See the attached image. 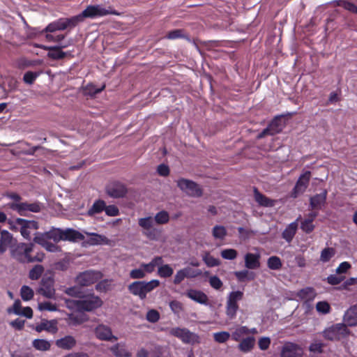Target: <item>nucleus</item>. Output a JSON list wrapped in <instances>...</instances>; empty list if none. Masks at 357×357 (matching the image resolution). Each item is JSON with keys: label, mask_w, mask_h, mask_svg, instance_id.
<instances>
[{"label": "nucleus", "mask_w": 357, "mask_h": 357, "mask_svg": "<svg viewBox=\"0 0 357 357\" xmlns=\"http://www.w3.org/2000/svg\"><path fill=\"white\" fill-rule=\"evenodd\" d=\"M102 303V301L98 296L93 294L82 295L79 300L68 299L66 301L68 308L79 312L93 311L101 307Z\"/></svg>", "instance_id": "obj_1"}, {"label": "nucleus", "mask_w": 357, "mask_h": 357, "mask_svg": "<svg viewBox=\"0 0 357 357\" xmlns=\"http://www.w3.org/2000/svg\"><path fill=\"white\" fill-rule=\"evenodd\" d=\"M159 285L160 281L155 279L149 282L135 281L128 285V289L132 295L139 297L141 300H144L146 298L148 293L152 291Z\"/></svg>", "instance_id": "obj_2"}, {"label": "nucleus", "mask_w": 357, "mask_h": 357, "mask_svg": "<svg viewBox=\"0 0 357 357\" xmlns=\"http://www.w3.org/2000/svg\"><path fill=\"white\" fill-rule=\"evenodd\" d=\"M175 182L180 191L189 197L199 198L203 195L202 187L190 179L179 178Z\"/></svg>", "instance_id": "obj_3"}, {"label": "nucleus", "mask_w": 357, "mask_h": 357, "mask_svg": "<svg viewBox=\"0 0 357 357\" xmlns=\"http://www.w3.org/2000/svg\"><path fill=\"white\" fill-rule=\"evenodd\" d=\"M349 333L347 326L344 324H336L326 328L322 335L326 340L338 341L346 337Z\"/></svg>", "instance_id": "obj_4"}, {"label": "nucleus", "mask_w": 357, "mask_h": 357, "mask_svg": "<svg viewBox=\"0 0 357 357\" xmlns=\"http://www.w3.org/2000/svg\"><path fill=\"white\" fill-rule=\"evenodd\" d=\"M170 335L176 337L185 344L199 343V337L197 334L190 331L186 328L174 327L168 330Z\"/></svg>", "instance_id": "obj_5"}, {"label": "nucleus", "mask_w": 357, "mask_h": 357, "mask_svg": "<svg viewBox=\"0 0 357 357\" xmlns=\"http://www.w3.org/2000/svg\"><path fill=\"white\" fill-rule=\"evenodd\" d=\"M83 12L86 18H96L108 15H119L111 6L105 7L100 4L88 6Z\"/></svg>", "instance_id": "obj_6"}, {"label": "nucleus", "mask_w": 357, "mask_h": 357, "mask_svg": "<svg viewBox=\"0 0 357 357\" xmlns=\"http://www.w3.org/2000/svg\"><path fill=\"white\" fill-rule=\"evenodd\" d=\"M154 220L151 216L141 218L138 220V225L142 229V234L151 241H157V229L153 227Z\"/></svg>", "instance_id": "obj_7"}, {"label": "nucleus", "mask_w": 357, "mask_h": 357, "mask_svg": "<svg viewBox=\"0 0 357 357\" xmlns=\"http://www.w3.org/2000/svg\"><path fill=\"white\" fill-rule=\"evenodd\" d=\"M10 208L17 211L20 215H26L27 212L38 213L40 211V206L38 203H10L8 204Z\"/></svg>", "instance_id": "obj_8"}, {"label": "nucleus", "mask_w": 357, "mask_h": 357, "mask_svg": "<svg viewBox=\"0 0 357 357\" xmlns=\"http://www.w3.org/2000/svg\"><path fill=\"white\" fill-rule=\"evenodd\" d=\"M101 278L102 273L100 271H86L77 276L76 282L82 286H89L95 283Z\"/></svg>", "instance_id": "obj_9"}, {"label": "nucleus", "mask_w": 357, "mask_h": 357, "mask_svg": "<svg viewBox=\"0 0 357 357\" xmlns=\"http://www.w3.org/2000/svg\"><path fill=\"white\" fill-rule=\"evenodd\" d=\"M106 192L112 198H121L126 195L128 189L126 185L119 181L109 183L106 187Z\"/></svg>", "instance_id": "obj_10"}, {"label": "nucleus", "mask_w": 357, "mask_h": 357, "mask_svg": "<svg viewBox=\"0 0 357 357\" xmlns=\"http://www.w3.org/2000/svg\"><path fill=\"white\" fill-rule=\"evenodd\" d=\"M17 222L20 225L22 236L26 239H30L32 232L38 229V223L34 220L17 218Z\"/></svg>", "instance_id": "obj_11"}, {"label": "nucleus", "mask_w": 357, "mask_h": 357, "mask_svg": "<svg viewBox=\"0 0 357 357\" xmlns=\"http://www.w3.org/2000/svg\"><path fill=\"white\" fill-rule=\"evenodd\" d=\"M38 293L47 298H52L55 295V289L54 287V280L52 277H43L40 286L38 289Z\"/></svg>", "instance_id": "obj_12"}, {"label": "nucleus", "mask_w": 357, "mask_h": 357, "mask_svg": "<svg viewBox=\"0 0 357 357\" xmlns=\"http://www.w3.org/2000/svg\"><path fill=\"white\" fill-rule=\"evenodd\" d=\"M94 334L97 339L102 341H116L117 337L112 334V329L109 326L103 324H98L94 328Z\"/></svg>", "instance_id": "obj_13"}, {"label": "nucleus", "mask_w": 357, "mask_h": 357, "mask_svg": "<svg viewBox=\"0 0 357 357\" xmlns=\"http://www.w3.org/2000/svg\"><path fill=\"white\" fill-rule=\"evenodd\" d=\"M310 177L311 173L310 171H306L300 176L293 189L292 196L294 197H297L305 191L309 185Z\"/></svg>", "instance_id": "obj_14"}, {"label": "nucleus", "mask_w": 357, "mask_h": 357, "mask_svg": "<svg viewBox=\"0 0 357 357\" xmlns=\"http://www.w3.org/2000/svg\"><path fill=\"white\" fill-rule=\"evenodd\" d=\"M68 45H70V43H65L61 46H45L42 45L40 46L41 48H43L45 50H49V52L47 53V56L54 59V60H59L63 59L67 53L61 51L62 48H66Z\"/></svg>", "instance_id": "obj_15"}, {"label": "nucleus", "mask_w": 357, "mask_h": 357, "mask_svg": "<svg viewBox=\"0 0 357 357\" xmlns=\"http://www.w3.org/2000/svg\"><path fill=\"white\" fill-rule=\"evenodd\" d=\"M302 356V348L291 342L285 344L281 351V357H301Z\"/></svg>", "instance_id": "obj_16"}, {"label": "nucleus", "mask_w": 357, "mask_h": 357, "mask_svg": "<svg viewBox=\"0 0 357 357\" xmlns=\"http://www.w3.org/2000/svg\"><path fill=\"white\" fill-rule=\"evenodd\" d=\"M58 321L56 319L43 320L35 327L36 331L40 333L45 331L48 333L55 334L58 331Z\"/></svg>", "instance_id": "obj_17"}, {"label": "nucleus", "mask_w": 357, "mask_h": 357, "mask_svg": "<svg viewBox=\"0 0 357 357\" xmlns=\"http://www.w3.org/2000/svg\"><path fill=\"white\" fill-rule=\"evenodd\" d=\"M185 295L197 303L202 305H207L208 303V296L202 291L190 289L185 291Z\"/></svg>", "instance_id": "obj_18"}, {"label": "nucleus", "mask_w": 357, "mask_h": 357, "mask_svg": "<svg viewBox=\"0 0 357 357\" xmlns=\"http://www.w3.org/2000/svg\"><path fill=\"white\" fill-rule=\"evenodd\" d=\"M56 346L63 350H71L77 344V340L73 335H66L55 342Z\"/></svg>", "instance_id": "obj_19"}, {"label": "nucleus", "mask_w": 357, "mask_h": 357, "mask_svg": "<svg viewBox=\"0 0 357 357\" xmlns=\"http://www.w3.org/2000/svg\"><path fill=\"white\" fill-rule=\"evenodd\" d=\"M317 216V213L312 212L307 215V216L301 222V229L306 234L311 233L315 228L313 221Z\"/></svg>", "instance_id": "obj_20"}, {"label": "nucleus", "mask_w": 357, "mask_h": 357, "mask_svg": "<svg viewBox=\"0 0 357 357\" xmlns=\"http://www.w3.org/2000/svg\"><path fill=\"white\" fill-rule=\"evenodd\" d=\"M13 241V235L7 230H2L0 236V253L5 252L11 246Z\"/></svg>", "instance_id": "obj_21"}, {"label": "nucleus", "mask_w": 357, "mask_h": 357, "mask_svg": "<svg viewBox=\"0 0 357 357\" xmlns=\"http://www.w3.org/2000/svg\"><path fill=\"white\" fill-rule=\"evenodd\" d=\"M300 218L301 216L296 221L289 224L283 231L282 236L287 242L289 243L294 238L298 229V221Z\"/></svg>", "instance_id": "obj_22"}, {"label": "nucleus", "mask_w": 357, "mask_h": 357, "mask_svg": "<svg viewBox=\"0 0 357 357\" xmlns=\"http://www.w3.org/2000/svg\"><path fill=\"white\" fill-rule=\"evenodd\" d=\"M260 255L248 253L245 255V266L249 269H256L260 266Z\"/></svg>", "instance_id": "obj_23"}, {"label": "nucleus", "mask_w": 357, "mask_h": 357, "mask_svg": "<svg viewBox=\"0 0 357 357\" xmlns=\"http://www.w3.org/2000/svg\"><path fill=\"white\" fill-rule=\"evenodd\" d=\"M84 236L73 229H62V241H72L84 240Z\"/></svg>", "instance_id": "obj_24"}, {"label": "nucleus", "mask_w": 357, "mask_h": 357, "mask_svg": "<svg viewBox=\"0 0 357 357\" xmlns=\"http://www.w3.org/2000/svg\"><path fill=\"white\" fill-rule=\"evenodd\" d=\"M344 320L350 326L357 325V303L347 310L344 314Z\"/></svg>", "instance_id": "obj_25"}, {"label": "nucleus", "mask_w": 357, "mask_h": 357, "mask_svg": "<svg viewBox=\"0 0 357 357\" xmlns=\"http://www.w3.org/2000/svg\"><path fill=\"white\" fill-rule=\"evenodd\" d=\"M89 317L83 314L70 313L68 314L66 321L70 326H77L88 321Z\"/></svg>", "instance_id": "obj_26"}, {"label": "nucleus", "mask_w": 357, "mask_h": 357, "mask_svg": "<svg viewBox=\"0 0 357 357\" xmlns=\"http://www.w3.org/2000/svg\"><path fill=\"white\" fill-rule=\"evenodd\" d=\"M163 263V259L160 256L153 257L151 261L148 264L142 263L141 264L142 268L145 271V274L151 273L155 271V267Z\"/></svg>", "instance_id": "obj_27"}, {"label": "nucleus", "mask_w": 357, "mask_h": 357, "mask_svg": "<svg viewBox=\"0 0 357 357\" xmlns=\"http://www.w3.org/2000/svg\"><path fill=\"white\" fill-rule=\"evenodd\" d=\"M66 28L65 18H60L50 24H49L43 31L45 32H54L56 31H63Z\"/></svg>", "instance_id": "obj_28"}, {"label": "nucleus", "mask_w": 357, "mask_h": 357, "mask_svg": "<svg viewBox=\"0 0 357 357\" xmlns=\"http://www.w3.org/2000/svg\"><path fill=\"white\" fill-rule=\"evenodd\" d=\"M110 351L116 357H130L131 353L128 351L124 344L117 343L110 348Z\"/></svg>", "instance_id": "obj_29"}, {"label": "nucleus", "mask_w": 357, "mask_h": 357, "mask_svg": "<svg viewBox=\"0 0 357 357\" xmlns=\"http://www.w3.org/2000/svg\"><path fill=\"white\" fill-rule=\"evenodd\" d=\"M255 201L261 206L265 207L273 206L275 201L261 194L256 188L254 190Z\"/></svg>", "instance_id": "obj_30"}, {"label": "nucleus", "mask_w": 357, "mask_h": 357, "mask_svg": "<svg viewBox=\"0 0 357 357\" xmlns=\"http://www.w3.org/2000/svg\"><path fill=\"white\" fill-rule=\"evenodd\" d=\"M326 191H324L319 195L311 197L310 206L312 208H320L325 203L326 199Z\"/></svg>", "instance_id": "obj_31"}, {"label": "nucleus", "mask_w": 357, "mask_h": 357, "mask_svg": "<svg viewBox=\"0 0 357 357\" xmlns=\"http://www.w3.org/2000/svg\"><path fill=\"white\" fill-rule=\"evenodd\" d=\"M316 295L317 294L314 289L312 287H306L302 289L297 294V296L301 299L304 300L305 301H312L315 298Z\"/></svg>", "instance_id": "obj_32"}, {"label": "nucleus", "mask_w": 357, "mask_h": 357, "mask_svg": "<svg viewBox=\"0 0 357 357\" xmlns=\"http://www.w3.org/2000/svg\"><path fill=\"white\" fill-rule=\"evenodd\" d=\"M211 234L215 240L223 241L227 234V229L222 225H215L212 228Z\"/></svg>", "instance_id": "obj_33"}, {"label": "nucleus", "mask_w": 357, "mask_h": 357, "mask_svg": "<svg viewBox=\"0 0 357 357\" xmlns=\"http://www.w3.org/2000/svg\"><path fill=\"white\" fill-rule=\"evenodd\" d=\"M105 202L101 199L96 200L93 204L92 206L89 209L87 215L89 216H93L96 214L101 213L105 210Z\"/></svg>", "instance_id": "obj_34"}, {"label": "nucleus", "mask_w": 357, "mask_h": 357, "mask_svg": "<svg viewBox=\"0 0 357 357\" xmlns=\"http://www.w3.org/2000/svg\"><path fill=\"white\" fill-rule=\"evenodd\" d=\"M336 253V250L333 248L327 247L324 248L320 253L319 260L322 263L328 262Z\"/></svg>", "instance_id": "obj_35"}, {"label": "nucleus", "mask_w": 357, "mask_h": 357, "mask_svg": "<svg viewBox=\"0 0 357 357\" xmlns=\"http://www.w3.org/2000/svg\"><path fill=\"white\" fill-rule=\"evenodd\" d=\"M84 233L87 236H91L90 238V242L93 245L108 244L109 242V239L103 235H100L96 233H89L86 231Z\"/></svg>", "instance_id": "obj_36"}, {"label": "nucleus", "mask_w": 357, "mask_h": 357, "mask_svg": "<svg viewBox=\"0 0 357 357\" xmlns=\"http://www.w3.org/2000/svg\"><path fill=\"white\" fill-rule=\"evenodd\" d=\"M33 347L42 351H46L50 349L51 342L45 339H36L32 342Z\"/></svg>", "instance_id": "obj_37"}, {"label": "nucleus", "mask_w": 357, "mask_h": 357, "mask_svg": "<svg viewBox=\"0 0 357 357\" xmlns=\"http://www.w3.org/2000/svg\"><path fill=\"white\" fill-rule=\"evenodd\" d=\"M174 270L169 264H163L158 266V275L160 278H169L172 275Z\"/></svg>", "instance_id": "obj_38"}, {"label": "nucleus", "mask_w": 357, "mask_h": 357, "mask_svg": "<svg viewBox=\"0 0 357 357\" xmlns=\"http://www.w3.org/2000/svg\"><path fill=\"white\" fill-rule=\"evenodd\" d=\"M255 345V338L248 337L243 339L238 345L239 349L243 352L250 351Z\"/></svg>", "instance_id": "obj_39"}, {"label": "nucleus", "mask_w": 357, "mask_h": 357, "mask_svg": "<svg viewBox=\"0 0 357 357\" xmlns=\"http://www.w3.org/2000/svg\"><path fill=\"white\" fill-rule=\"evenodd\" d=\"M235 276L240 282H243L245 280H252L255 278V274L252 272H250L247 270H243L241 271H236L234 273Z\"/></svg>", "instance_id": "obj_40"}, {"label": "nucleus", "mask_w": 357, "mask_h": 357, "mask_svg": "<svg viewBox=\"0 0 357 357\" xmlns=\"http://www.w3.org/2000/svg\"><path fill=\"white\" fill-rule=\"evenodd\" d=\"M85 17V15H84V12L82 11V13L73 16L70 18H65V22L66 24V28L68 27H74L79 22L84 21Z\"/></svg>", "instance_id": "obj_41"}, {"label": "nucleus", "mask_w": 357, "mask_h": 357, "mask_svg": "<svg viewBox=\"0 0 357 357\" xmlns=\"http://www.w3.org/2000/svg\"><path fill=\"white\" fill-rule=\"evenodd\" d=\"M250 333V329L246 326H239L235 329L234 333L231 334V337L234 340L238 342L243 336L247 335Z\"/></svg>", "instance_id": "obj_42"}, {"label": "nucleus", "mask_w": 357, "mask_h": 357, "mask_svg": "<svg viewBox=\"0 0 357 357\" xmlns=\"http://www.w3.org/2000/svg\"><path fill=\"white\" fill-rule=\"evenodd\" d=\"M49 240H53L57 243L62 241V229L59 228H52L49 231H46Z\"/></svg>", "instance_id": "obj_43"}, {"label": "nucleus", "mask_w": 357, "mask_h": 357, "mask_svg": "<svg viewBox=\"0 0 357 357\" xmlns=\"http://www.w3.org/2000/svg\"><path fill=\"white\" fill-rule=\"evenodd\" d=\"M243 298V292L241 291H231L227 298V302L234 305H238V302Z\"/></svg>", "instance_id": "obj_44"}, {"label": "nucleus", "mask_w": 357, "mask_h": 357, "mask_svg": "<svg viewBox=\"0 0 357 357\" xmlns=\"http://www.w3.org/2000/svg\"><path fill=\"white\" fill-rule=\"evenodd\" d=\"M34 295L33 290L26 285H23L20 289V296L22 299L24 301H30L33 298Z\"/></svg>", "instance_id": "obj_45"}, {"label": "nucleus", "mask_w": 357, "mask_h": 357, "mask_svg": "<svg viewBox=\"0 0 357 357\" xmlns=\"http://www.w3.org/2000/svg\"><path fill=\"white\" fill-rule=\"evenodd\" d=\"M153 220L158 225H165L169 222V215L167 211H161L155 214Z\"/></svg>", "instance_id": "obj_46"}, {"label": "nucleus", "mask_w": 357, "mask_h": 357, "mask_svg": "<svg viewBox=\"0 0 357 357\" xmlns=\"http://www.w3.org/2000/svg\"><path fill=\"white\" fill-rule=\"evenodd\" d=\"M267 265L271 270H279L282 267V261L278 257L272 256L268 258Z\"/></svg>", "instance_id": "obj_47"}, {"label": "nucleus", "mask_w": 357, "mask_h": 357, "mask_svg": "<svg viewBox=\"0 0 357 357\" xmlns=\"http://www.w3.org/2000/svg\"><path fill=\"white\" fill-rule=\"evenodd\" d=\"M203 261L208 267H214L220 265V261L218 259L213 257L208 252H206L202 257Z\"/></svg>", "instance_id": "obj_48"}, {"label": "nucleus", "mask_w": 357, "mask_h": 357, "mask_svg": "<svg viewBox=\"0 0 357 357\" xmlns=\"http://www.w3.org/2000/svg\"><path fill=\"white\" fill-rule=\"evenodd\" d=\"M213 338L216 342L218 343H225L231 337V335L229 332L227 331H221L213 333Z\"/></svg>", "instance_id": "obj_49"}, {"label": "nucleus", "mask_w": 357, "mask_h": 357, "mask_svg": "<svg viewBox=\"0 0 357 357\" xmlns=\"http://www.w3.org/2000/svg\"><path fill=\"white\" fill-rule=\"evenodd\" d=\"M38 308L40 311L55 312L57 310L56 305L49 301L39 303Z\"/></svg>", "instance_id": "obj_50"}, {"label": "nucleus", "mask_w": 357, "mask_h": 357, "mask_svg": "<svg viewBox=\"0 0 357 357\" xmlns=\"http://www.w3.org/2000/svg\"><path fill=\"white\" fill-rule=\"evenodd\" d=\"M268 126L271 128L274 135L279 133L282 131L283 126L281 123V119L280 118H275L269 124Z\"/></svg>", "instance_id": "obj_51"}, {"label": "nucleus", "mask_w": 357, "mask_h": 357, "mask_svg": "<svg viewBox=\"0 0 357 357\" xmlns=\"http://www.w3.org/2000/svg\"><path fill=\"white\" fill-rule=\"evenodd\" d=\"M44 271V268L41 265L35 266L29 272V278L31 280H38Z\"/></svg>", "instance_id": "obj_52"}, {"label": "nucleus", "mask_w": 357, "mask_h": 357, "mask_svg": "<svg viewBox=\"0 0 357 357\" xmlns=\"http://www.w3.org/2000/svg\"><path fill=\"white\" fill-rule=\"evenodd\" d=\"M237 251L234 249L229 248L221 251V257L225 259L233 260L237 257Z\"/></svg>", "instance_id": "obj_53"}, {"label": "nucleus", "mask_w": 357, "mask_h": 357, "mask_svg": "<svg viewBox=\"0 0 357 357\" xmlns=\"http://www.w3.org/2000/svg\"><path fill=\"white\" fill-rule=\"evenodd\" d=\"M130 277L132 279H143L146 277L145 271L140 265L139 268L132 269L130 272Z\"/></svg>", "instance_id": "obj_54"}, {"label": "nucleus", "mask_w": 357, "mask_h": 357, "mask_svg": "<svg viewBox=\"0 0 357 357\" xmlns=\"http://www.w3.org/2000/svg\"><path fill=\"white\" fill-rule=\"evenodd\" d=\"M316 310L321 314H328L331 310V306L326 301H319L316 304Z\"/></svg>", "instance_id": "obj_55"}, {"label": "nucleus", "mask_w": 357, "mask_h": 357, "mask_svg": "<svg viewBox=\"0 0 357 357\" xmlns=\"http://www.w3.org/2000/svg\"><path fill=\"white\" fill-rule=\"evenodd\" d=\"M33 241L43 247L49 241L47 233H36L33 238Z\"/></svg>", "instance_id": "obj_56"}, {"label": "nucleus", "mask_w": 357, "mask_h": 357, "mask_svg": "<svg viewBox=\"0 0 357 357\" xmlns=\"http://www.w3.org/2000/svg\"><path fill=\"white\" fill-rule=\"evenodd\" d=\"M169 307L173 313L176 314H179L181 312L183 311V304L178 301L174 300L169 303Z\"/></svg>", "instance_id": "obj_57"}, {"label": "nucleus", "mask_w": 357, "mask_h": 357, "mask_svg": "<svg viewBox=\"0 0 357 357\" xmlns=\"http://www.w3.org/2000/svg\"><path fill=\"white\" fill-rule=\"evenodd\" d=\"M33 245L32 243L26 246V248L24 250V255L27 258L28 261L32 262L34 261H41L43 257V255H41L40 256L36 257L35 258H31L29 257L30 252L33 250Z\"/></svg>", "instance_id": "obj_58"}, {"label": "nucleus", "mask_w": 357, "mask_h": 357, "mask_svg": "<svg viewBox=\"0 0 357 357\" xmlns=\"http://www.w3.org/2000/svg\"><path fill=\"white\" fill-rule=\"evenodd\" d=\"M238 309V305H234L227 302L226 314L229 319H233L236 317Z\"/></svg>", "instance_id": "obj_59"}, {"label": "nucleus", "mask_w": 357, "mask_h": 357, "mask_svg": "<svg viewBox=\"0 0 357 357\" xmlns=\"http://www.w3.org/2000/svg\"><path fill=\"white\" fill-rule=\"evenodd\" d=\"M39 75V73L29 71L24 74L23 79L25 83L31 84L33 83V82L38 77Z\"/></svg>", "instance_id": "obj_60"}, {"label": "nucleus", "mask_w": 357, "mask_h": 357, "mask_svg": "<svg viewBox=\"0 0 357 357\" xmlns=\"http://www.w3.org/2000/svg\"><path fill=\"white\" fill-rule=\"evenodd\" d=\"M166 38L169 40H175L177 38H185V36L182 29H175L169 31Z\"/></svg>", "instance_id": "obj_61"}, {"label": "nucleus", "mask_w": 357, "mask_h": 357, "mask_svg": "<svg viewBox=\"0 0 357 357\" xmlns=\"http://www.w3.org/2000/svg\"><path fill=\"white\" fill-rule=\"evenodd\" d=\"M344 278L342 276H339L335 274H331L328 275L326 278V281L328 284L331 285H337L340 284L343 280Z\"/></svg>", "instance_id": "obj_62"}, {"label": "nucleus", "mask_w": 357, "mask_h": 357, "mask_svg": "<svg viewBox=\"0 0 357 357\" xmlns=\"http://www.w3.org/2000/svg\"><path fill=\"white\" fill-rule=\"evenodd\" d=\"M146 319L151 323H155L160 319V314L155 310H150L146 313Z\"/></svg>", "instance_id": "obj_63"}, {"label": "nucleus", "mask_w": 357, "mask_h": 357, "mask_svg": "<svg viewBox=\"0 0 357 357\" xmlns=\"http://www.w3.org/2000/svg\"><path fill=\"white\" fill-rule=\"evenodd\" d=\"M338 5L351 13L357 14V6L351 2L340 1Z\"/></svg>", "instance_id": "obj_64"}]
</instances>
